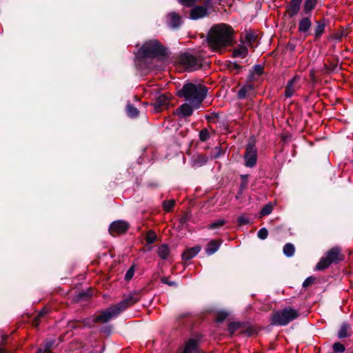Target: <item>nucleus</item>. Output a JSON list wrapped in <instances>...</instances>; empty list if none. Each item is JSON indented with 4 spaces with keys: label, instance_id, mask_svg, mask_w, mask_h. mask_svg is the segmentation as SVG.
<instances>
[{
    "label": "nucleus",
    "instance_id": "11",
    "mask_svg": "<svg viewBox=\"0 0 353 353\" xmlns=\"http://www.w3.org/2000/svg\"><path fill=\"white\" fill-rule=\"evenodd\" d=\"M299 81V77L295 76L288 82L285 90V96L286 97L290 98L292 97L295 91L298 89L297 83Z\"/></svg>",
    "mask_w": 353,
    "mask_h": 353
},
{
    "label": "nucleus",
    "instance_id": "35",
    "mask_svg": "<svg viewBox=\"0 0 353 353\" xmlns=\"http://www.w3.org/2000/svg\"><path fill=\"white\" fill-rule=\"evenodd\" d=\"M174 203H175V201L174 200H168V201H165L163 202V209L167 211V212H169L172 210V208L174 207Z\"/></svg>",
    "mask_w": 353,
    "mask_h": 353
},
{
    "label": "nucleus",
    "instance_id": "30",
    "mask_svg": "<svg viewBox=\"0 0 353 353\" xmlns=\"http://www.w3.org/2000/svg\"><path fill=\"white\" fill-rule=\"evenodd\" d=\"M225 221L224 219H219L208 225V228L210 230H214L221 228L225 225Z\"/></svg>",
    "mask_w": 353,
    "mask_h": 353
},
{
    "label": "nucleus",
    "instance_id": "32",
    "mask_svg": "<svg viewBox=\"0 0 353 353\" xmlns=\"http://www.w3.org/2000/svg\"><path fill=\"white\" fill-rule=\"evenodd\" d=\"M54 339L46 340L44 343V347H43V351L50 352V351H51L52 347L54 346Z\"/></svg>",
    "mask_w": 353,
    "mask_h": 353
},
{
    "label": "nucleus",
    "instance_id": "46",
    "mask_svg": "<svg viewBox=\"0 0 353 353\" xmlns=\"http://www.w3.org/2000/svg\"><path fill=\"white\" fill-rule=\"evenodd\" d=\"M263 73V68L259 65H256L254 68V72L252 74L253 76L258 75L260 76Z\"/></svg>",
    "mask_w": 353,
    "mask_h": 353
},
{
    "label": "nucleus",
    "instance_id": "26",
    "mask_svg": "<svg viewBox=\"0 0 353 353\" xmlns=\"http://www.w3.org/2000/svg\"><path fill=\"white\" fill-rule=\"evenodd\" d=\"M244 162L246 167L252 168L256 165V156H243Z\"/></svg>",
    "mask_w": 353,
    "mask_h": 353
},
{
    "label": "nucleus",
    "instance_id": "43",
    "mask_svg": "<svg viewBox=\"0 0 353 353\" xmlns=\"http://www.w3.org/2000/svg\"><path fill=\"white\" fill-rule=\"evenodd\" d=\"M47 312H48V310L46 308H44L37 314V317L34 319V324L36 325H38V324H39V322H38L39 319L42 318L43 316H44V315L46 314H47Z\"/></svg>",
    "mask_w": 353,
    "mask_h": 353
},
{
    "label": "nucleus",
    "instance_id": "19",
    "mask_svg": "<svg viewBox=\"0 0 353 353\" xmlns=\"http://www.w3.org/2000/svg\"><path fill=\"white\" fill-rule=\"evenodd\" d=\"M200 250L199 246L189 248L183 253L182 257L184 260L188 261L195 256L199 252Z\"/></svg>",
    "mask_w": 353,
    "mask_h": 353
},
{
    "label": "nucleus",
    "instance_id": "37",
    "mask_svg": "<svg viewBox=\"0 0 353 353\" xmlns=\"http://www.w3.org/2000/svg\"><path fill=\"white\" fill-rule=\"evenodd\" d=\"M268 232L265 228L260 229L257 233V236L261 239H265L268 237Z\"/></svg>",
    "mask_w": 353,
    "mask_h": 353
},
{
    "label": "nucleus",
    "instance_id": "47",
    "mask_svg": "<svg viewBox=\"0 0 353 353\" xmlns=\"http://www.w3.org/2000/svg\"><path fill=\"white\" fill-rule=\"evenodd\" d=\"M134 270L133 267H131V268H130L127 271V272H126V274H125V279L126 280H128H128H130V279L132 278L133 275H134Z\"/></svg>",
    "mask_w": 353,
    "mask_h": 353
},
{
    "label": "nucleus",
    "instance_id": "9",
    "mask_svg": "<svg viewBox=\"0 0 353 353\" xmlns=\"http://www.w3.org/2000/svg\"><path fill=\"white\" fill-rule=\"evenodd\" d=\"M128 228L129 225L127 222L123 221H116L110 225L109 231L112 235L114 236L125 232Z\"/></svg>",
    "mask_w": 353,
    "mask_h": 353
},
{
    "label": "nucleus",
    "instance_id": "6",
    "mask_svg": "<svg viewBox=\"0 0 353 353\" xmlns=\"http://www.w3.org/2000/svg\"><path fill=\"white\" fill-rule=\"evenodd\" d=\"M343 259L341 250L339 248H333L330 250L326 255L321 258L316 265V270H323L333 263H337Z\"/></svg>",
    "mask_w": 353,
    "mask_h": 353
},
{
    "label": "nucleus",
    "instance_id": "23",
    "mask_svg": "<svg viewBox=\"0 0 353 353\" xmlns=\"http://www.w3.org/2000/svg\"><path fill=\"white\" fill-rule=\"evenodd\" d=\"M214 134V131L213 130L204 128L199 132V139L204 142L208 141Z\"/></svg>",
    "mask_w": 353,
    "mask_h": 353
},
{
    "label": "nucleus",
    "instance_id": "25",
    "mask_svg": "<svg viewBox=\"0 0 353 353\" xmlns=\"http://www.w3.org/2000/svg\"><path fill=\"white\" fill-rule=\"evenodd\" d=\"M295 248L293 244L288 243L283 247V253L288 257L292 256L294 254Z\"/></svg>",
    "mask_w": 353,
    "mask_h": 353
},
{
    "label": "nucleus",
    "instance_id": "28",
    "mask_svg": "<svg viewBox=\"0 0 353 353\" xmlns=\"http://www.w3.org/2000/svg\"><path fill=\"white\" fill-rule=\"evenodd\" d=\"M128 115L130 117H136L139 114V110L131 104L126 107Z\"/></svg>",
    "mask_w": 353,
    "mask_h": 353
},
{
    "label": "nucleus",
    "instance_id": "41",
    "mask_svg": "<svg viewBox=\"0 0 353 353\" xmlns=\"http://www.w3.org/2000/svg\"><path fill=\"white\" fill-rule=\"evenodd\" d=\"M248 175H247V174H243L241 176L242 182L240 185V190L241 191H243L246 188V186L248 185Z\"/></svg>",
    "mask_w": 353,
    "mask_h": 353
},
{
    "label": "nucleus",
    "instance_id": "7",
    "mask_svg": "<svg viewBox=\"0 0 353 353\" xmlns=\"http://www.w3.org/2000/svg\"><path fill=\"white\" fill-rule=\"evenodd\" d=\"M203 5L196 6L190 10V18L196 20L208 14V10L212 8L213 0H202Z\"/></svg>",
    "mask_w": 353,
    "mask_h": 353
},
{
    "label": "nucleus",
    "instance_id": "1",
    "mask_svg": "<svg viewBox=\"0 0 353 353\" xmlns=\"http://www.w3.org/2000/svg\"><path fill=\"white\" fill-rule=\"evenodd\" d=\"M234 30L228 24L218 23L212 26L208 34V43L215 52H222L233 44Z\"/></svg>",
    "mask_w": 353,
    "mask_h": 353
},
{
    "label": "nucleus",
    "instance_id": "45",
    "mask_svg": "<svg viewBox=\"0 0 353 353\" xmlns=\"http://www.w3.org/2000/svg\"><path fill=\"white\" fill-rule=\"evenodd\" d=\"M47 312H48V310L46 308H44L37 314V317L34 319V324L36 325H38V324H39V322H38L39 319L42 318L43 316H44V315L46 314H47Z\"/></svg>",
    "mask_w": 353,
    "mask_h": 353
},
{
    "label": "nucleus",
    "instance_id": "10",
    "mask_svg": "<svg viewBox=\"0 0 353 353\" xmlns=\"http://www.w3.org/2000/svg\"><path fill=\"white\" fill-rule=\"evenodd\" d=\"M255 94L256 92L254 85L251 83H247L239 90L237 97L239 99H243L253 97Z\"/></svg>",
    "mask_w": 353,
    "mask_h": 353
},
{
    "label": "nucleus",
    "instance_id": "20",
    "mask_svg": "<svg viewBox=\"0 0 353 353\" xmlns=\"http://www.w3.org/2000/svg\"><path fill=\"white\" fill-rule=\"evenodd\" d=\"M248 54L247 47L243 45H239L233 50V56L235 57L245 58Z\"/></svg>",
    "mask_w": 353,
    "mask_h": 353
},
{
    "label": "nucleus",
    "instance_id": "5",
    "mask_svg": "<svg viewBox=\"0 0 353 353\" xmlns=\"http://www.w3.org/2000/svg\"><path fill=\"white\" fill-rule=\"evenodd\" d=\"M299 316L298 312L290 307H285L282 310L274 312L272 317L273 324L286 325L290 321Z\"/></svg>",
    "mask_w": 353,
    "mask_h": 353
},
{
    "label": "nucleus",
    "instance_id": "4",
    "mask_svg": "<svg viewBox=\"0 0 353 353\" xmlns=\"http://www.w3.org/2000/svg\"><path fill=\"white\" fill-rule=\"evenodd\" d=\"M164 54L165 50L158 41L151 40L147 41L142 46L136 56L137 64L141 66L140 63H138L139 61H142L145 58L156 57Z\"/></svg>",
    "mask_w": 353,
    "mask_h": 353
},
{
    "label": "nucleus",
    "instance_id": "40",
    "mask_svg": "<svg viewBox=\"0 0 353 353\" xmlns=\"http://www.w3.org/2000/svg\"><path fill=\"white\" fill-rule=\"evenodd\" d=\"M239 225L248 224L249 223V218L245 215H241L237 219Z\"/></svg>",
    "mask_w": 353,
    "mask_h": 353
},
{
    "label": "nucleus",
    "instance_id": "3",
    "mask_svg": "<svg viewBox=\"0 0 353 353\" xmlns=\"http://www.w3.org/2000/svg\"><path fill=\"white\" fill-rule=\"evenodd\" d=\"M208 90L201 84L187 83L178 91L179 97H184L194 108H199L206 97Z\"/></svg>",
    "mask_w": 353,
    "mask_h": 353
},
{
    "label": "nucleus",
    "instance_id": "21",
    "mask_svg": "<svg viewBox=\"0 0 353 353\" xmlns=\"http://www.w3.org/2000/svg\"><path fill=\"white\" fill-rule=\"evenodd\" d=\"M221 243L216 241H211L208 243V246L205 249V252L208 255H212L214 252H216L219 247Z\"/></svg>",
    "mask_w": 353,
    "mask_h": 353
},
{
    "label": "nucleus",
    "instance_id": "17",
    "mask_svg": "<svg viewBox=\"0 0 353 353\" xmlns=\"http://www.w3.org/2000/svg\"><path fill=\"white\" fill-rule=\"evenodd\" d=\"M311 26L312 21L310 18L308 17H303L299 21V31L302 33H307L308 32Z\"/></svg>",
    "mask_w": 353,
    "mask_h": 353
},
{
    "label": "nucleus",
    "instance_id": "16",
    "mask_svg": "<svg viewBox=\"0 0 353 353\" xmlns=\"http://www.w3.org/2000/svg\"><path fill=\"white\" fill-rule=\"evenodd\" d=\"M301 2L302 0H292L287 9L290 17H294L299 12Z\"/></svg>",
    "mask_w": 353,
    "mask_h": 353
},
{
    "label": "nucleus",
    "instance_id": "15",
    "mask_svg": "<svg viewBox=\"0 0 353 353\" xmlns=\"http://www.w3.org/2000/svg\"><path fill=\"white\" fill-rule=\"evenodd\" d=\"M180 353H199L197 342L194 339H190Z\"/></svg>",
    "mask_w": 353,
    "mask_h": 353
},
{
    "label": "nucleus",
    "instance_id": "14",
    "mask_svg": "<svg viewBox=\"0 0 353 353\" xmlns=\"http://www.w3.org/2000/svg\"><path fill=\"white\" fill-rule=\"evenodd\" d=\"M194 108L190 103H183L177 110V115L180 117H187L192 115Z\"/></svg>",
    "mask_w": 353,
    "mask_h": 353
},
{
    "label": "nucleus",
    "instance_id": "12",
    "mask_svg": "<svg viewBox=\"0 0 353 353\" xmlns=\"http://www.w3.org/2000/svg\"><path fill=\"white\" fill-rule=\"evenodd\" d=\"M170 99L165 94L159 95L154 103L155 110L160 112L163 108L168 107Z\"/></svg>",
    "mask_w": 353,
    "mask_h": 353
},
{
    "label": "nucleus",
    "instance_id": "31",
    "mask_svg": "<svg viewBox=\"0 0 353 353\" xmlns=\"http://www.w3.org/2000/svg\"><path fill=\"white\" fill-rule=\"evenodd\" d=\"M273 210V207L270 203L265 205L261 211V216H267L270 214Z\"/></svg>",
    "mask_w": 353,
    "mask_h": 353
},
{
    "label": "nucleus",
    "instance_id": "42",
    "mask_svg": "<svg viewBox=\"0 0 353 353\" xmlns=\"http://www.w3.org/2000/svg\"><path fill=\"white\" fill-rule=\"evenodd\" d=\"M316 279L313 276H310L307 278L304 282L303 283V287L306 288L315 282Z\"/></svg>",
    "mask_w": 353,
    "mask_h": 353
},
{
    "label": "nucleus",
    "instance_id": "18",
    "mask_svg": "<svg viewBox=\"0 0 353 353\" xmlns=\"http://www.w3.org/2000/svg\"><path fill=\"white\" fill-rule=\"evenodd\" d=\"M208 161L206 156H191V166L196 168L204 165Z\"/></svg>",
    "mask_w": 353,
    "mask_h": 353
},
{
    "label": "nucleus",
    "instance_id": "36",
    "mask_svg": "<svg viewBox=\"0 0 353 353\" xmlns=\"http://www.w3.org/2000/svg\"><path fill=\"white\" fill-rule=\"evenodd\" d=\"M240 327V323L239 322H232L229 324L228 330L230 334H233Z\"/></svg>",
    "mask_w": 353,
    "mask_h": 353
},
{
    "label": "nucleus",
    "instance_id": "51",
    "mask_svg": "<svg viewBox=\"0 0 353 353\" xmlns=\"http://www.w3.org/2000/svg\"><path fill=\"white\" fill-rule=\"evenodd\" d=\"M343 36V33H341V34H336L335 35V39L338 41H340L342 38V37Z\"/></svg>",
    "mask_w": 353,
    "mask_h": 353
},
{
    "label": "nucleus",
    "instance_id": "22",
    "mask_svg": "<svg viewBox=\"0 0 353 353\" xmlns=\"http://www.w3.org/2000/svg\"><path fill=\"white\" fill-rule=\"evenodd\" d=\"M157 253L161 259L165 260L170 254V249L167 245L161 244L157 249Z\"/></svg>",
    "mask_w": 353,
    "mask_h": 353
},
{
    "label": "nucleus",
    "instance_id": "38",
    "mask_svg": "<svg viewBox=\"0 0 353 353\" xmlns=\"http://www.w3.org/2000/svg\"><path fill=\"white\" fill-rule=\"evenodd\" d=\"M333 350L335 352H343L345 348L343 344L338 342L333 345Z\"/></svg>",
    "mask_w": 353,
    "mask_h": 353
},
{
    "label": "nucleus",
    "instance_id": "48",
    "mask_svg": "<svg viewBox=\"0 0 353 353\" xmlns=\"http://www.w3.org/2000/svg\"><path fill=\"white\" fill-rule=\"evenodd\" d=\"M161 282L168 284L170 286L175 285V283L174 281H170L168 277H163L161 279Z\"/></svg>",
    "mask_w": 353,
    "mask_h": 353
},
{
    "label": "nucleus",
    "instance_id": "55",
    "mask_svg": "<svg viewBox=\"0 0 353 353\" xmlns=\"http://www.w3.org/2000/svg\"><path fill=\"white\" fill-rule=\"evenodd\" d=\"M43 353H52V351H50V352H47L43 351Z\"/></svg>",
    "mask_w": 353,
    "mask_h": 353
},
{
    "label": "nucleus",
    "instance_id": "13",
    "mask_svg": "<svg viewBox=\"0 0 353 353\" xmlns=\"http://www.w3.org/2000/svg\"><path fill=\"white\" fill-rule=\"evenodd\" d=\"M167 23L170 27L176 28L181 24V18L177 13L172 12L167 15Z\"/></svg>",
    "mask_w": 353,
    "mask_h": 353
},
{
    "label": "nucleus",
    "instance_id": "34",
    "mask_svg": "<svg viewBox=\"0 0 353 353\" xmlns=\"http://www.w3.org/2000/svg\"><path fill=\"white\" fill-rule=\"evenodd\" d=\"M157 235L153 231H149L146 235V241L148 243L151 244L156 241Z\"/></svg>",
    "mask_w": 353,
    "mask_h": 353
},
{
    "label": "nucleus",
    "instance_id": "27",
    "mask_svg": "<svg viewBox=\"0 0 353 353\" xmlns=\"http://www.w3.org/2000/svg\"><path fill=\"white\" fill-rule=\"evenodd\" d=\"M349 325L347 324H343L339 331L338 336L339 339L346 338L348 336L347 331Z\"/></svg>",
    "mask_w": 353,
    "mask_h": 353
},
{
    "label": "nucleus",
    "instance_id": "39",
    "mask_svg": "<svg viewBox=\"0 0 353 353\" xmlns=\"http://www.w3.org/2000/svg\"><path fill=\"white\" fill-rule=\"evenodd\" d=\"M181 3L185 6H192L197 2H201L202 0H178Z\"/></svg>",
    "mask_w": 353,
    "mask_h": 353
},
{
    "label": "nucleus",
    "instance_id": "52",
    "mask_svg": "<svg viewBox=\"0 0 353 353\" xmlns=\"http://www.w3.org/2000/svg\"><path fill=\"white\" fill-rule=\"evenodd\" d=\"M252 149V145L250 144H249L247 147V151H246V153L245 154H250V150Z\"/></svg>",
    "mask_w": 353,
    "mask_h": 353
},
{
    "label": "nucleus",
    "instance_id": "2",
    "mask_svg": "<svg viewBox=\"0 0 353 353\" xmlns=\"http://www.w3.org/2000/svg\"><path fill=\"white\" fill-rule=\"evenodd\" d=\"M140 300V296L137 292L130 294L128 297L122 300L118 304L112 305L105 310L101 312L97 316L92 318V321L90 320L85 321L84 324L91 327L96 322L106 323L111 319L117 317L121 312L128 307L133 305Z\"/></svg>",
    "mask_w": 353,
    "mask_h": 353
},
{
    "label": "nucleus",
    "instance_id": "50",
    "mask_svg": "<svg viewBox=\"0 0 353 353\" xmlns=\"http://www.w3.org/2000/svg\"><path fill=\"white\" fill-rule=\"evenodd\" d=\"M77 324H78V322H76V321L70 322L68 323V327L71 328V329L77 328Z\"/></svg>",
    "mask_w": 353,
    "mask_h": 353
},
{
    "label": "nucleus",
    "instance_id": "29",
    "mask_svg": "<svg viewBox=\"0 0 353 353\" xmlns=\"http://www.w3.org/2000/svg\"><path fill=\"white\" fill-rule=\"evenodd\" d=\"M316 4V0H306L304 5V10L306 12H310L314 8Z\"/></svg>",
    "mask_w": 353,
    "mask_h": 353
},
{
    "label": "nucleus",
    "instance_id": "44",
    "mask_svg": "<svg viewBox=\"0 0 353 353\" xmlns=\"http://www.w3.org/2000/svg\"><path fill=\"white\" fill-rule=\"evenodd\" d=\"M47 312H48V310L46 308H44L37 314V317L34 319V324L36 325H38V324H39V322H38L39 319L42 318L43 316H44V315L46 314H47Z\"/></svg>",
    "mask_w": 353,
    "mask_h": 353
},
{
    "label": "nucleus",
    "instance_id": "24",
    "mask_svg": "<svg viewBox=\"0 0 353 353\" xmlns=\"http://www.w3.org/2000/svg\"><path fill=\"white\" fill-rule=\"evenodd\" d=\"M325 24L323 21H316V26L314 29V36L316 38H319L323 34L325 30Z\"/></svg>",
    "mask_w": 353,
    "mask_h": 353
},
{
    "label": "nucleus",
    "instance_id": "8",
    "mask_svg": "<svg viewBox=\"0 0 353 353\" xmlns=\"http://www.w3.org/2000/svg\"><path fill=\"white\" fill-rule=\"evenodd\" d=\"M179 63L189 70H196L201 66V60L189 53L182 54L179 57Z\"/></svg>",
    "mask_w": 353,
    "mask_h": 353
},
{
    "label": "nucleus",
    "instance_id": "49",
    "mask_svg": "<svg viewBox=\"0 0 353 353\" xmlns=\"http://www.w3.org/2000/svg\"><path fill=\"white\" fill-rule=\"evenodd\" d=\"M226 316L227 314L223 312L218 314L217 321L219 322L223 321L225 319Z\"/></svg>",
    "mask_w": 353,
    "mask_h": 353
},
{
    "label": "nucleus",
    "instance_id": "53",
    "mask_svg": "<svg viewBox=\"0 0 353 353\" xmlns=\"http://www.w3.org/2000/svg\"><path fill=\"white\" fill-rule=\"evenodd\" d=\"M37 353H43V349H39Z\"/></svg>",
    "mask_w": 353,
    "mask_h": 353
},
{
    "label": "nucleus",
    "instance_id": "54",
    "mask_svg": "<svg viewBox=\"0 0 353 353\" xmlns=\"http://www.w3.org/2000/svg\"><path fill=\"white\" fill-rule=\"evenodd\" d=\"M0 353H4V351L2 348H0Z\"/></svg>",
    "mask_w": 353,
    "mask_h": 353
},
{
    "label": "nucleus",
    "instance_id": "33",
    "mask_svg": "<svg viewBox=\"0 0 353 353\" xmlns=\"http://www.w3.org/2000/svg\"><path fill=\"white\" fill-rule=\"evenodd\" d=\"M245 41L248 46H252L253 43L255 42L256 39V37L252 33H247L245 34Z\"/></svg>",
    "mask_w": 353,
    "mask_h": 353
}]
</instances>
